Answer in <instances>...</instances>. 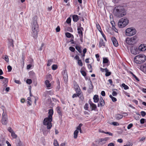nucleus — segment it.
Returning a JSON list of instances; mask_svg holds the SVG:
<instances>
[{"label":"nucleus","mask_w":146,"mask_h":146,"mask_svg":"<svg viewBox=\"0 0 146 146\" xmlns=\"http://www.w3.org/2000/svg\"><path fill=\"white\" fill-rule=\"evenodd\" d=\"M49 115L48 117L45 118L43 121L44 125H47V129H50L52 126L51 122L52 121V115L53 114V109H51L49 110Z\"/></svg>","instance_id":"1"},{"label":"nucleus","mask_w":146,"mask_h":146,"mask_svg":"<svg viewBox=\"0 0 146 146\" xmlns=\"http://www.w3.org/2000/svg\"><path fill=\"white\" fill-rule=\"evenodd\" d=\"M114 15L117 17L120 18L125 15L126 11L123 7L120 5L116 6L114 9Z\"/></svg>","instance_id":"2"},{"label":"nucleus","mask_w":146,"mask_h":146,"mask_svg":"<svg viewBox=\"0 0 146 146\" xmlns=\"http://www.w3.org/2000/svg\"><path fill=\"white\" fill-rule=\"evenodd\" d=\"M32 36L35 38H37L39 32L38 26L36 20H34L32 25Z\"/></svg>","instance_id":"3"},{"label":"nucleus","mask_w":146,"mask_h":146,"mask_svg":"<svg viewBox=\"0 0 146 146\" xmlns=\"http://www.w3.org/2000/svg\"><path fill=\"white\" fill-rule=\"evenodd\" d=\"M146 60V56L144 54H140L136 56L134 58V62L137 64H141Z\"/></svg>","instance_id":"4"},{"label":"nucleus","mask_w":146,"mask_h":146,"mask_svg":"<svg viewBox=\"0 0 146 146\" xmlns=\"http://www.w3.org/2000/svg\"><path fill=\"white\" fill-rule=\"evenodd\" d=\"M129 23V20L126 18L121 19L118 23V25L119 27L123 28L126 26Z\"/></svg>","instance_id":"5"},{"label":"nucleus","mask_w":146,"mask_h":146,"mask_svg":"<svg viewBox=\"0 0 146 146\" xmlns=\"http://www.w3.org/2000/svg\"><path fill=\"white\" fill-rule=\"evenodd\" d=\"M125 32L127 36H131L135 34L136 31L134 28L131 27L127 28Z\"/></svg>","instance_id":"6"},{"label":"nucleus","mask_w":146,"mask_h":146,"mask_svg":"<svg viewBox=\"0 0 146 146\" xmlns=\"http://www.w3.org/2000/svg\"><path fill=\"white\" fill-rule=\"evenodd\" d=\"M3 113L2 114V123L3 125H5L7 124L8 120V116L7 113L5 112L3 109H2Z\"/></svg>","instance_id":"7"},{"label":"nucleus","mask_w":146,"mask_h":146,"mask_svg":"<svg viewBox=\"0 0 146 146\" xmlns=\"http://www.w3.org/2000/svg\"><path fill=\"white\" fill-rule=\"evenodd\" d=\"M137 37L134 36L131 38H127L126 39V42L129 45H133L136 43Z\"/></svg>","instance_id":"8"},{"label":"nucleus","mask_w":146,"mask_h":146,"mask_svg":"<svg viewBox=\"0 0 146 146\" xmlns=\"http://www.w3.org/2000/svg\"><path fill=\"white\" fill-rule=\"evenodd\" d=\"M83 30V28L81 27V24H80V25L77 28L78 33L80 37L83 36L82 31Z\"/></svg>","instance_id":"9"},{"label":"nucleus","mask_w":146,"mask_h":146,"mask_svg":"<svg viewBox=\"0 0 146 146\" xmlns=\"http://www.w3.org/2000/svg\"><path fill=\"white\" fill-rule=\"evenodd\" d=\"M138 50L140 51H144L146 50V45L142 44L138 47Z\"/></svg>","instance_id":"10"},{"label":"nucleus","mask_w":146,"mask_h":146,"mask_svg":"<svg viewBox=\"0 0 146 146\" xmlns=\"http://www.w3.org/2000/svg\"><path fill=\"white\" fill-rule=\"evenodd\" d=\"M108 62H109V61L107 58H103V64H103V67H104L105 66H106L107 67L108 66L109 64H108ZM110 63V62H109Z\"/></svg>","instance_id":"11"},{"label":"nucleus","mask_w":146,"mask_h":146,"mask_svg":"<svg viewBox=\"0 0 146 146\" xmlns=\"http://www.w3.org/2000/svg\"><path fill=\"white\" fill-rule=\"evenodd\" d=\"M111 40L113 45L115 47L118 46V42L115 37L112 36L111 38Z\"/></svg>","instance_id":"12"},{"label":"nucleus","mask_w":146,"mask_h":146,"mask_svg":"<svg viewBox=\"0 0 146 146\" xmlns=\"http://www.w3.org/2000/svg\"><path fill=\"white\" fill-rule=\"evenodd\" d=\"M6 145L5 139L2 137L0 138V146H5Z\"/></svg>","instance_id":"13"},{"label":"nucleus","mask_w":146,"mask_h":146,"mask_svg":"<svg viewBox=\"0 0 146 146\" xmlns=\"http://www.w3.org/2000/svg\"><path fill=\"white\" fill-rule=\"evenodd\" d=\"M90 84L89 86V88L88 90V93H91L93 89V86L91 81L90 80Z\"/></svg>","instance_id":"14"},{"label":"nucleus","mask_w":146,"mask_h":146,"mask_svg":"<svg viewBox=\"0 0 146 146\" xmlns=\"http://www.w3.org/2000/svg\"><path fill=\"white\" fill-rule=\"evenodd\" d=\"M8 46L9 47L12 46L13 47L14 46L13 40L12 39H8Z\"/></svg>","instance_id":"15"},{"label":"nucleus","mask_w":146,"mask_h":146,"mask_svg":"<svg viewBox=\"0 0 146 146\" xmlns=\"http://www.w3.org/2000/svg\"><path fill=\"white\" fill-rule=\"evenodd\" d=\"M15 143L17 146H23L22 142L19 139H17Z\"/></svg>","instance_id":"16"},{"label":"nucleus","mask_w":146,"mask_h":146,"mask_svg":"<svg viewBox=\"0 0 146 146\" xmlns=\"http://www.w3.org/2000/svg\"><path fill=\"white\" fill-rule=\"evenodd\" d=\"M102 46H105V43L104 42L102 39H100L99 46V47H101Z\"/></svg>","instance_id":"17"},{"label":"nucleus","mask_w":146,"mask_h":146,"mask_svg":"<svg viewBox=\"0 0 146 146\" xmlns=\"http://www.w3.org/2000/svg\"><path fill=\"white\" fill-rule=\"evenodd\" d=\"M94 101L95 103L98 102L99 100L98 96L97 95H95L93 97Z\"/></svg>","instance_id":"18"},{"label":"nucleus","mask_w":146,"mask_h":146,"mask_svg":"<svg viewBox=\"0 0 146 146\" xmlns=\"http://www.w3.org/2000/svg\"><path fill=\"white\" fill-rule=\"evenodd\" d=\"M123 117V115H122L120 114H117L115 115V117L117 120H119L122 119Z\"/></svg>","instance_id":"19"},{"label":"nucleus","mask_w":146,"mask_h":146,"mask_svg":"<svg viewBox=\"0 0 146 146\" xmlns=\"http://www.w3.org/2000/svg\"><path fill=\"white\" fill-rule=\"evenodd\" d=\"M45 84L46 85V87L48 88H50L51 85V84L50 83V82L48 80H46L45 81Z\"/></svg>","instance_id":"20"},{"label":"nucleus","mask_w":146,"mask_h":146,"mask_svg":"<svg viewBox=\"0 0 146 146\" xmlns=\"http://www.w3.org/2000/svg\"><path fill=\"white\" fill-rule=\"evenodd\" d=\"M56 111L59 115L61 116L62 115V113L60 110V108L59 106H58L56 108Z\"/></svg>","instance_id":"21"},{"label":"nucleus","mask_w":146,"mask_h":146,"mask_svg":"<svg viewBox=\"0 0 146 146\" xmlns=\"http://www.w3.org/2000/svg\"><path fill=\"white\" fill-rule=\"evenodd\" d=\"M73 19L74 22H77L79 20L78 16L77 15H74L73 16Z\"/></svg>","instance_id":"22"},{"label":"nucleus","mask_w":146,"mask_h":146,"mask_svg":"<svg viewBox=\"0 0 146 146\" xmlns=\"http://www.w3.org/2000/svg\"><path fill=\"white\" fill-rule=\"evenodd\" d=\"M66 36L68 38L73 37V38H74L73 35L68 32H67L66 33Z\"/></svg>","instance_id":"23"},{"label":"nucleus","mask_w":146,"mask_h":146,"mask_svg":"<svg viewBox=\"0 0 146 146\" xmlns=\"http://www.w3.org/2000/svg\"><path fill=\"white\" fill-rule=\"evenodd\" d=\"M90 107L91 108L92 111L94 110L96 111V109H97V106L96 105L94 104L91 106H90Z\"/></svg>","instance_id":"24"},{"label":"nucleus","mask_w":146,"mask_h":146,"mask_svg":"<svg viewBox=\"0 0 146 146\" xmlns=\"http://www.w3.org/2000/svg\"><path fill=\"white\" fill-rule=\"evenodd\" d=\"M29 75L32 78H35V75L33 72H30L29 73Z\"/></svg>","instance_id":"25"},{"label":"nucleus","mask_w":146,"mask_h":146,"mask_svg":"<svg viewBox=\"0 0 146 146\" xmlns=\"http://www.w3.org/2000/svg\"><path fill=\"white\" fill-rule=\"evenodd\" d=\"M79 131H78L77 130H75L74 132V139H76L78 136V133Z\"/></svg>","instance_id":"26"},{"label":"nucleus","mask_w":146,"mask_h":146,"mask_svg":"<svg viewBox=\"0 0 146 146\" xmlns=\"http://www.w3.org/2000/svg\"><path fill=\"white\" fill-rule=\"evenodd\" d=\"M111 25L112 26V27L113 28V30L115 31L116 32V30L117 31V30L115 28V24L114 21H111Z\"/></svg>","instance_id":"27"},{"label":"nucleus","mask_w":146,"mask_h":146,"mask_svg":"<svg viewBox=\"0 0 146 146\" xmlns=\"http://www.w3.org/2000/svg\"><path fill=\"white\" fill-rule=\"evenodd\" d=\"M106 71L105 72L106 73L105 74V76H110L111 74V72H109L108 70L107 69H106Z\"/></svg>","instance_id":"28"},{"label":"nucleus","mask_w":146,"mask_h":146,"mask_svg":"<svg viewBox=\"0 0 146 146\" xmlns=\"http://www.w3.org/2000/svg\"><path fill=\"white\" fill-rule=\"evenodd\" d=\"M76 49L78 51V52L81 53L82 52V50L81 49L80 47L79 46H75Z\"/></svg>","instance_id":"29"},{"label":"nucleus","mask_w":146,"mask_h":146,"mask_svg":"<svg viewBox=\"0 0 146 146\" xmlns=\"http://www.w3.org/2000/svg\"><path fill=\"white\" fill-rule=\"evenodd\" d=\"M81 95V93H79L78 92V93H77L76 94H74L72 96V97L73 98H74L75 97H77L78 96V97H79Z\"/></svg>","instance_id":"30"},{"label":"nucleus","mask_w":146,"mask_h":146,"mask_svg":"<svg viewBox=\"0 0 146 146\" xmlns=\"http://www.w3.org/2000/svg\"><path fill=\"white\" fill-rule=\"evenodd\" d=\"M141 68L142 69L143 71L146 73V64L144 65L142 67H141Z\"/></svg>","instance_id":"31"},{"label":"nucleus","mask_w":146,"mask_h":146,"mask_svg":"<svg viewBox=\"0 0 146 146\" xmlns=\"http://www.w3.org/2000/svg\"><path fill=\"white\" fill-rule=\"evenodd\" d=\"M109 97L110 98H111L112 100V101L113 102H115L117 101V99L116 98L112 96L111 95H110L109 96Z\"/></svg>","instance_id":"32"},{"label":"nucleus","mask_w":146,"mask_h":146,"mask_svg":"<svg viewBox=\"0 0 146 146\" xmlns=\"http://www.w3.org/2000/svg\"><path fill=\"white\" fill-rule=\"evenodd\" d=\"M11 136L13 138L15 139L17 137V135L15 134L14 131L11 133Z\"/></svg>","instance_id":"33"},{"label":"nucleus","mask_w":146,"mask_h":146,"mask_svg":"<svg viewBox=\"0 0 146 146\" xmlns=\"http://www.w3.org/2000/svg\"><path fill=\"white\" fill-rule=\"evenodd\" d=\"M121 86L122 87L124 88V89L125 90H127L129 88L128 86H127L124 83L122 84H121Z\"/></svg>","instance_id":"34"},{"label":"nucleus","mask_w":146,"mask_h":146,"mask_svg":"<svg viewBox=\"0 0 146 146\" xmlns=\"http://www.w3.org/2000/svg\"><path fill=\"white\" fill-rule=\"evenodd\" d=\"M106 143V142L104 140L103 138L101 139H100V144L101 145H103L105 144Z\"/></svg>","instance_id":"35"},{"label":"nucleus","mask_w":146,"mask_h":146,"mask_svg":"<svg viewBox=\"0 0 146 146\" xmlns=\"http://www.w3.org/2000/svg\"><path fill=\"white\" fill-rule=\"evenodd\" d=\"M63 78L65 82H66L68 81V76L67 75H65V76H63Z\"/></svg>","instance_id":"36"},{"label":"nucleus","mask_w":146,"mask_h":146,"mask_svg":"<svg viewBox=\"0 0 146 146\" xmlns=\"http://www.w3.org/2000/svg\"><path fill=\"white\" fill-rule=\"evenodd\" d=\"M78 64L79 66H82L83 65V63L81 60H79L78 61Z\"/></svg>","instance_id":"37"},{"label":"nucleus","mask_w":146,"mask_h":146,"mask_svg":"<svg viewBox=\"0 0 146 146\" xmlns=\"http://www.w3.org/2000/svg\"><path fill=\"white\" fill-rule=\"evenodd\" d=\"M88 104L86 103L84 106V108L86 110H88Z\"/></svg>","instance_id":"38"},{"label":"nucleus","mask_w":146,"mask_h":146,"mask_svg":"<svg viewBox=\"0 0 146 146\" xmlns=\"http://www.w3.org/2000/svg\"><path fill=\"white\" fill-rule=\"evenodd\" d=\"M26 83L29 84H30L32 83V80L31 79H28L26 80Z\"/></svg>","instance_id":"39"},{"label":"nucleus","mask_w":146,"mask_h":146,"mask_svg":"<svg viewBox=\"0 0 146 146\" xmlns=\"http://www.w3.org/2000/svg\"><path fill=\"white\" fill-rule=\"evenodd\" d=\"M96 26L97 29H98L99 31H101L102 30L101 27L99 24H96Z\"/></svg>","instance_id":"40"},{"label":"nucleus","mask_w":146,"mask_h":146,"mask_svg":"<svg viewBox=\"0 0 146 146\" xmlns=\"http://www.w3.org/2000/svg\"><path fill=\"white\" fill-rule=\"evenodd\" d=\"M57 68V66L56 64H53L52 66V69L53 70H55Z\"/></svg>","instance_id":"41"},{"label":"nucleus","mask_w":146,"mask_h":146,"mask_svg":"<svg viewBox=\"0 0 146 146\" xmlns=\"http://www.w3.org/2000/svg\"><path fill=\"white\" fill-rule=\"evenodd\" d=\"M82 123H80L79 125L77 127L76 130L79 131V130L81 129V127L82 126Z\"/></svg>","instance_id":"42"},{"label":"nucleus","mask_w":146,"mask_h":146,"mask_svg":"<svg viewBox=\"0 0 146 146\" xmlns=\"http://www.w3.org/2000/svg\"><path fill=\"white\" fill-rule=\"evenodd\" d=\"M100 32L101 33V35H102V36L104 37V40L106 41L107 40H106V36L104 34V33H103L102 31L101 30V31H100Z\"/></svg>","instance_id":"43"},{"label":"nucleus","mask_w":146,"mask_h":146,"mask_svg":"<svg viewBox=\"0 0 146 146\" xmlns=\"http://www.w3.org/2000/svg\"><path fill=\"white\" fill-rule=\"evenodd\" d=\"M100 106L101 107H102L104 105L105 103H104V100L100 101Z\"/></svg>","instance_id":"44"},{"label":"nucleus","mask_w":146,"mask_h":146,"mask_svg":"<svg viewBox=\"0 0 146 146\" xmlns=\"http://www.w3.org/2000/svg\"><path fill=\"white\" fill-rule=\"evenodd\" d=\"M80 72L82 74V75L84 76H85L86 75V73L84 70H81Z\"/></svg>","instance_id":"45"},{"label":"nucleus","mask_w":146,"mask_h":146,"mask_svg":"<svg viewBox=\"0 0 146 146\" xmlns=\"http://www.w3.org/2000/svg\"><path fill=\"white\" fill-rule=\"evenodd\" d=\"M66 22L68 24H70L71 22V19L70 17H68L66 20Z\"/></svg>","instance_id":"46"},{"label":"nucleus","mask_w":146,"mask_h":146,"mask_svg":"<svg viewBox=\"0 0 146 146\" xmlns=\"http://www.w3.org/2000/svg\"><path fill=\"white\" fill-rule=\"evenodd\" d=\"M140 113L141 115L143 117L145 116L146 115V112L143 111H141Z\"/></svg>","instance_id":"47"},{"label":"nucleus","mask_w":146,"mask_h":146,"mask_svg":"<svg viewBox=\"0 0 146 146\" xmlns=\"http://www.w3.org/2000/svg\"><path fill=\"white\" fill-rule=\"evenodd\" d=\"M3 59L5 60V61L6 62H9V58H8V56L7 55H5Z\"/></svg>","instance_id":"48"},{"label":"nucleus","mask_w":146,"mask_h":146,"mask_svg":"<svg viewBox=\"0 0 146 146\" xmlns=\"http://www.w3.org/2000/svg\"><path fill=\"white\" fill-rule=\"evenodd\" d=\"M133 124L132 123H130L127 126V129H131L133 126Z\"/></svg>","instance_id":"49"},{"label":"nucleus","mask_w":146,"mask_h":146,"mask_svg":"<svg viewBox=\"0 0 146 146\" xmlns=\"http://www.w3.org/2000/svg\"><path fill=\"white\" fill-rule=\"evenodd\" d=\"M69 50L72 52H74L75 50L74 48L73 47L70 46L69 48Z\"/></svg>","instance_id":"50"},{"label":"nucleus","mask_w":146,"mask_h":146,"mask_svg":"<svg viewBox=\"0 0 146 146\" xmlns=\"http://www.w3.org/2000/svg\"><path fill=\"white\" fill-rule=\"evenodd\" d=\"M146 119L144 118H142L140 120V122L141 124H143L144 123Z\"/></svg>","instance_id":"51"},{"label":"nucleus","mask_w":146,"mask_h":146,"mask_svg":"<svg viewBox=\"0 0 146 146\" xmlns=\"http://www.w3.org/2000/svg\"><path fill=\"white\" fill-rule=\"evenodd\" d=\"M7 69L8 70V72H10L11 71L12 68V67L10 65H9L7 66Z\"/></svg>","instance_id":"52"},{"label":"nucleus","mask_w":146,"mask_h":146,"mask_svg":"<svg viewBox=\"0 0 146 146\" xmlns=\"http://www.w3.org/2000/svg\"><path fill=\"white\" fill-rule=\"evenodd\" d=\"M8 79L7 78H4L3 81V83H8Z\"/></svg>","instance_id":"53"},{"label":"nucleus","mask_w":146,"mask_h":146,"mask_svg":"<svg viewBox=\"0 0 146 146\" xmlns=\"http://www.w3.org/2000/svg\"><path fill=\"white\" fill-rule=\"evenodd\" d=\"M131 53H132L133 54H137V53H136V52L135 51V50L132 49L131 50Z\"/></svg>","instance_id":"54"},{"label":"nucleus","mask_w":146,"mask_h":146,"mask_svg":"<svg viewBox=\"0 0 146 146\" xmlns=\"http://www.w3.org/2000/svg\"><path fill=\"white\" fill-rule=\"evenodd\" d=\"M53 144H54V146L55 145H58V142L57 140H56V139L54 140Z\"/></svg>","instance_id":"55"},{"label":"nucleus","mask_w":146,"mask_h":146,"mask_svg":"<svg viewBox=\"0 0 146 146\" xmlns=\"http://www.w3.org/2000/svg\"><path fill=\"white\" fill-rule=\"evenodd\" d=\"M78 88H79V87L78 85V84L76 83L74 84V88L75 89Z\"/></svg>","instance_id":"56"},{"label":"nucleus","mask_w":146,"mask_h":146,"mask_svg":"<svg viewBox=\"0 0 146 146\" xmlns=\"http://www.w3.org/2000/svg\"><path fill=\"white\" fill-rule=\"evenodd\" d=\"M8 130L11 133L13 132V130L10 127H9L8 129Z\"/></svg>","instance_id":"57"},{"label":"nucleus","mask_w":146,"mask_h":146,"mask_svg":"<svg viewBox=\"0 0 146 146\" xmlns=\"http://www.w3.org/2000/svg\"><path fill=\"white\" fill-rule=\"evenodd\" d=\"M112 124L114 126H117L119 125V124L117 122H113L112 123Z\"/></svg>","instance_id":"58"},{"label":"nucleus","mask_w":146,"mask_h":146,"mask_svg":"<svg viewBox=\"0 0 146 146\" xmlns=\"http://www.w3.org/2000/svg\"><path fill=\"white\" fill-rule=\"evenodd\" d=\"M106 69H107V68H100V70L102 72H104V71H106Z\"/></svg>","instance_id":"59"},{"label":"nucleus","mask_w":146,"mask_h":146,"mask_svg":"<svg viewBox=\"0 0 146 146\" xmlns=\"http://www.w3.org/2000/svg\"><path fill=\"white\" fill-rule=\"evenodd\" d=\"M14 82L16 83H17V84H21V82L19 80H15Z\"/></svg>","instance_id":"60"},{"label":"nucleus","mask_w":146,"mask_h":146,"mask_svg":"<svg viewBox=\"0 0 146 146\" xmlns=\"http://www.w3.org/2000/svg\"><path fill=\"white\" fill-rule=\"evenodd\" d=\"M117 93L116 92L114 91H113L112 95L113 96H116L117 95Z\"/></svg>","instance_id":"61"},{"label":"nucleus","mask_w":146,"mask_h":146,"mask_svg":"<svg viewBox=\"0 0 146 146\" xmlns=\"http://www.w3.org/2000/svg\"><path fill=\"white\" fill-rule=\"evenodd\" d=\"M95 56H96V57L97 58V60L98 61H100V58H99L100 56H99V55L98 54H96Z\"/></svg>","instance_id":"62"},{"label":"nucleus","mask_w":146,"mask_h":146,"mask_svg":"<svg viewBox=\"0 0 146 146\" xmlns=\"http://www.w3.org/2000/svg\"><path fill=\"white\" fill-rule=\"evenodd\" d=\"M60 31V27L59 26H58L56 28V32H59Z\"/></svg>","instance_id":"63"},{"label":"nucleus","mask_w":146,"mask_h":146,"mask_svg":"<svg viewBox=\"0 0 146 146\" xmlns=\"http://www.w3.org/2000/svg\"><path fill=\"white\" fill-rule=\"evenodd\" d=\"M115 144L113 143H111L108 144V146H114Z\"/></svg>","instance_id":"64"}]
</instances>
